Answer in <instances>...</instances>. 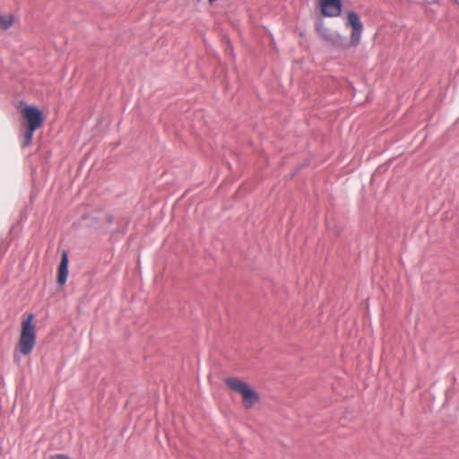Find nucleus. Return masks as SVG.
<instances>
[{"label":"nucleus","mask_w":459,"mask_h":459,"mask_svg":"<svg viewBox=\"0 0 459 459\" xmlns=\"http://www.w3.org/2000/svg\"><path fill=\"white\" fill-rule=\"evenodd\" d=\"M22 115L26 122L22 147H27L32 142L34 132L42 126L44 117L41 110L34 106L25 107L22 109Z\"/></svg>","instance_id":"nucleus-1"},{"label":"nucleus","mask_w":459,"mask_h":459,"mask_svg":"<svg viewBox=\"0 0 459 459\" xmlns=\"http://www.w3.org/2000/svg\"><path fill=\"white\" fill-rule=\"evenodd\" d=\"M33 314H29L27 318L22 320V332L17 344V349L22 355L31 353L36 343V331L33 324Z\"/></svg>","instance_id":"nucleus-2"},{"label":"nucleus","mask_w":459,"mask_h":459,"mask_svg":"<svg viewBox=\"0 0 459 459\" xmlns=\"http://www.w3.org/2000/svg\"><path fill=\"white\" fill-rule=\"evenodd\" d=\"M226 385L231 390L242 395V403L245 409H251L259 401V394L251 388L246 382L237 377L225 379Z\"/></svg>","instance_id":"nucleus-3"},{"label":"nucleus","mask_w":459,"mask_h":459,"mask_svg":"<svg viewBox=\"0 0 459 459\" xmlns=\"http://www.w3.org/2000/svg\"><path fill=\"white\" fill-rule=\"evenodd\" d=\"M347 25L352 28L351 34V44L357 46L360 40L361 33L363 30V24L354 11H350L347 13Z\"/></svg>","instance_id":"nucleus-4"},{"label":"nucleus","mask_w":459,"mask_h":459,"mask_svg":"<svg viewBox=\"0 0 459 459\" xmlns=\"http://www.w3.org/2000/svg\"><path fill=\"white\" fill-rule=\"evenodd\" d=\"M316 30L321 39L332 46L342 47L344 45L346 39L344 37L341 36L337 32L332 31L322 23L316 25Z\"/></svg>","instance_id":"nucleus-5"},{"label":"nucleus","mask_w":459,"mask_h":459,"mask_svg":"<svg viewBox=\"0 0 459 459\" xmlns=\"http://www.w3.org/2000/svg\"><path fill=\"white\" fill-rule=\"evenodd\" d=\"M321 12L326 17H337L342 12V0H320Z\"/></svg>","instance_id":"nucleus-6"},{"label":"nucleus","mask_w":459,"mask_h":459,"mask_svg":"<svg viewBox=\"0 0 459 459\" xmlns=\"http://www.w3.org/2000/svg\"><path fill=\"white\" fill-rule=\"evenodd\" d=\"M68 255L65 251L62 253L61 261L58 266L57 283L61 286L65 285L68 276Z\"/></svg>","instance_id":"nucleus-7"},{"label":"nucleus","mask_w":459,"mask_h":459,"mask_svg":"<svg viewBox=\"0 0 459 459\" xmlns=\"http://www.w3.org/2000/svg\"><path fill=\"white\" fill-rule=\"evenodd\" d=\"M13 24V17L12 15L0 14V29L8 30Z\"/></svg>","instance_id":"nucleus-8"},{"label":"nucleus","mask_w":459,"mask_h":459,"mask_svg":"<svg viewBox=\"0 0 459 459\" xmlns=\"http://www.w3.org/2000/svg\"><path fill=\"white\" fill-rule=\"evenodd\" d=\"M53 459H70L68 456L65 455H56Z\"/></svg>","instance_id":"nucleus-9"},{"label":"nucleus","mask_w":459,"mask_h":459,"mask_svg":"<svg viewBox=\"0 0 459 459\" xmlns=\"http://www.w3.org/2000/svg\"><path fill=\"white\" fill-rule=\"evenodd\" d=\"M216 1H217V0H209V3H210V4H212V3L216 2Z\"/></svg>","instance_id":"nucleus-10"}]
</instances>
